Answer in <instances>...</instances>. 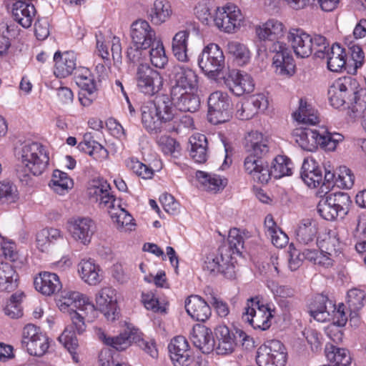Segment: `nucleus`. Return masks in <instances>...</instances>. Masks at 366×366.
Masks as SVG:
<instances>
[{
    "label": "nucleus",
    "mask_w": 366,
    "mask_h": 366,
    "mask_svg": "<svg viewBox=\"0 0 366 366\" xmlns=\"http://www.w3.org/2000/svg\"><path fill=\"white\" fill-rule=\"evenodd\" d=\"M143 127L152 134L164 131L179 132L190 129L194 121L190 115L178 113L168 95H157L152 101L143 104L140 108Z\"/></svg>",
    "instance_id": "1"
},
{
    "label": "nucleus",
    "mask_w": 366,
    "mask_h": 366,
    "mask_svg": "<svg viewBox=\"0 0 366 366\" xmlns=\"http://www.w3.org/2000/svg\"><path fill=\"white\" fill-rule=\"evenodd\" d=\"M258 50L272 53V66L275 71L282 76H292L295 64L286 44L280 41L284 36L285 27L282 22L272 19L255 28Z\"/></svg>",
    "instance_id": "2"
},
{
    "label": "nucleus",
    "mask_w": 366,
    "mask_h": 366,
    "mask_svg": "<svg viewBox=\"0 0 366 366\" xmlns=\"http://www.w3.org/2000/svg\"><path fill=\"white\" fill-rule=\"evenodd\" d=\"M17 162L14 167L17 178L27 184L30 175H41L47 168L49 157L44 147L39 142L25 143L17 153Z\"/></svg>",
    "instance_id": "3"
},
{
    "label": "nucleus",
    "mask_w": 366,
    "mask_h": 366,
    "mask_svg": "<svg viewBox=\"0 0 366 366\" xmlns=\"http://www.w3.org/2000/svg\"><path fill=\"white\" fill-rule=\"evenodd\" d=\"M255 162L253 157L245 158L244 167L245 172L249 174L254 182L267 184L271 177L280 179L292 174L293 164L290 158L285 155L277 156L269 167L267 162L259 159Z\"/></svg>",
    "instance_id": "4"
},
{
    "label": "nucleus",
    "mask_w": 366,
    "mask_h": 366,
    "mask_svg": "<svg viewBox=\"0 0 366 366\" xmlns=\"http://www.w3.org/2000/svg\"><path fill=\"white\" fill-rule=\"evenodd\" d=\"M288 41L297 57L307 58L312 53L316 58L324 59V49L328 47L329 41L320 34H310L302 29H292L287 35Z\"/></svg>",
    "instance_id": "5"
},
{
    "label": "nucleus",
    "mask_w": 366,
    "mask_h": 366,
    "mask_svg": "<svg viewBox=\"0 0 366 366\" xmlns=\"http://www.w3.org/2000/svg\"><path fill=\"white\" fill-rule=\"evenodd\" d=\"M296 142L304 150L315 151L320 146L327 151H334L337 145L343 141L344 137L339 133H330L324 131L320 133L310 128H298L294 131Z\"/></svg>",
    "instance_id": "6"
},
{
    "label": "nucleus",
    "mask_w": 366,
    "mask_h": 366,
    "mask_svg": "<svg viewBox=\"0 0 366 366\" xmlns=\"http://www.w3.org/2000/svg\"><path fill=\"white\" fill-rule=\"evenodd\" d=\"M207 105V120L214 125L227 122L232 117V101L226 93L220 91L212 93Z\"/></svg>",
    "instance_id": "7"
},
{
    "label": "nucleus",
    "mask_w": 366,
    "mask_h": 366,
    "mask_svg": "<svg viewBox=\"0 0 366 366\" xmlns=\"http://www.w3.org/2000/svg\"><path fill=\"white\" fill-rule=\"evenodd\" d=\"M242 318L248 322L254 329L264 331L270 327L273 315L270 309L264 305L260 304L258 297H256L247 300Z\"/></svg>",
    "instance_id": "8"
},
{
    "label": "nucleus",
    "mask_w": 366,
    "mask_h": 366,
    "mask_svg": "<svg viewBox=\"0 0 366 366\" xmlns=\"http://www.w3.org/2000/svg\"><path fill=\"white\" fill-rule=\"evenodd\" d=\"M198 65L209 77L214 79L224 68V56L222 50L216 44L205 46L198 58Z\"/></svg>",
    "instance_id": "9"
},
{
    "label": "nucleus",
    "mask_w": 366,
    "mask_h": 366,
    "mask_svg": "<svg viewBox=\"0 0 366 366\" xmlns=\"http://www.w3.org/2000/svg\"><path fill=\"white\" fill-rule=\"evenodd\" d=\"M215 343L214 350L218 355H227L232 353L239 343L244 345L250 340L248 336L242 330H236V332L230 331L226 325H219L214 330Z\"/></svg>",
    "instance_id": "10"
},
{
    "label": "nucleus",
    "mask_w": 366,
    "mask_h": 366,
    "mask_svg": "<svg viewBox=\"0 0 366 366\" xmlns=\"http://www.w3.org/2000/svg\"><path fill=\"white\" fill-rule=\"evenodd\" d=\"M359 87L357 81L350 76H345L336 79L328 89V99L332 107L339 109L348 102L347 97Z\"/></svg>",
    "instance_id": "11"
},
{
    "label": "nucleus",
    "mask_w": 366,
    "mask_h": 366,
    "mask_svg": "<svg viewBox=\"0 0 366 366\" xmlns=\"http://www.w3.org/2000/svg\"><path fill=\"white\" fill-rule=\"evenodd\" d=\"M61 297L63 302L59 306L61 310L73 307L83 314L86 322H93L97 318L98 308L89 302V299L83 294L76 291H64Z\"/></svg>",
    "instance_id": "12"
},
{
    "label": "nucleus",
    "mask_w": 366,
    "mask_h": 366,
    "mask_svg": "<svg viewBox=\"0 0 366 366\" xmlns=\"http://www.w3.org/2000/svg\"><path fill=\"white\" fill-rule=\"evenodd\" d=\"M137 84L141 92L154 95L163 86V78L160 73L147 64H140L136 74Z\"/></svg>",
    "instance_id": "13"
},
{
    "label": "nucleus",
    "mask_w": 366,
    "mask_h": 366,
    "mask_svg": "<svg viewBox=\"0 0 366 366\" xmlns=\"http://www.w3.org/2000/svg\"><path fill=\"white\" fill-rule=\"evenodd\" d=\"M204 270L210 274L220 273L227 279L235 277L234 264L232 258L224 255L220 247L217 251L211 252L205 257L203 265Z\"/></svg>",
    "instance_id": "14"
},
{
    "label": "nucleus",
    "mask_w": 366,
    "mask_h": 366,
    "mask_svg": "<svg viewBox=\"0 0 366 366\" xmlns=\"http://www.w3.org/2000/svg\"><path fill=\"white\" fill-rule=\"evenodd\" d=\"M169 76L170 93L194 91L197 87V75L189 67L177 64L173 66Z\"/></svg>",
    "instance_id": "15"
},
{
    "label": "nucleus",
    "mask_w": 366,
    "mask_h": 366,
    "mask_svg": "<svg viewBox=\"0 0 366 366\" xmlns=\"http://www.w3.org/2000/svg\"><path fill=\"white\" fill-rule=\"evenodd\" d=\"M74 80L80 89L79 100L84 107H89L96 99L97 87L95 80L89 69L79 67L74 73Z\"/></svg>",
    "instance_id": "16"
},
{
    "label": "nucleus",
    "mask_w": 366,
    "mask_h": 366,
    "mask_svg": "<svg viewBox=\"0 0 366 366\" xmlns=\"http://www.w3.org/2000/svg\"><path fill=\"white\" fill-rule=\"evenodd\" d=\"M241 12L234 5L217 7L213 16L214 25L225 33H234L240 27Z\"/></svg>",
    "instance_id": "17"
},
{
    "label": "nucleus",
    "mask_w": 366,
    "mask_h": 366,
    "mask_svg": "<svg viewBox=\"0 0 366 366\" xmlns=\"http://www.w3.org/2000/svg\"><path fill=\"white\" fill-rule=\"evenodd\" d=\"M223 79L226 86L236 96L249 94L254 91L253 79L244 71L237 69L229 70Z\"/></svg>",
    "instance_id": "18"
},
{
    "label": "nucleus",
    "mask_w": 366,
    "mask_h": 366,
    "mask_svg": "<svg viewBox=\"0 0 366 366\" xmlns=\"http://www.w3.org/2000/svg\"><path fill=\"white\" fill-rule=\"evenodd\" d=\"M98 310L108 321L114 322L119 318V311L115 290L111 287L102 288L96 296Z\"/></svg>",
    "instance_id": "19"
},
{
    "label": "nucleus",
    "mask_w": 366,
    "mask_h": 366,
    "mask_svg": "<svg viewBox=\"0 0 366 366\" xmlns=\"http://www.w3.org/2000/svg\"><path fill=\"white\" fill-rule=\"evenodd\" d=\"M68 229L75 240L86 245L90 243L96 231V225L88 217L73 218L68 222Z\"/></svg>",
    "instance_id": "20"
},
{
    "label": "nucleus",
    "mask_w": 366,
    "mask_h": 366,
    "mask_svg": "<svg viewBox=\"0 0 366 366\" xmlns=\"http://www.w3.org/2000/svg\"><path fill=\"white\" fill-rule=\"evenodd\" d=\"M130 36L132 44L150 48L155 43L156 32L146 20L138 19L131 25Z\"/></svg>",
    "instance_id": "21"
},
{
    "label": "nucleus",
    "mask_w": 366,
    "mask_h": 366,
    "mask_svg": "<svg viewBox=\"0 0 366 366\" xmlns=\"http://www.w3.org/2000/svg\"><path fill=\"white\" fill-rule=\"evenodd\" d=\"M111 187L104 179H93L88 188V195L91 199L99 202L101 207L114 209L117 199L110 192Z\"/></svg>",
    "instance_id": "22"
},
{
    "label": "nucleus",
    "mask_w": 366,
    "mask_h": 366,
    "mask_svg": "<svg viewBox=\"0 0 366 366\" xmlns=\"http://www.w3.org/2000/svg\"><path fill=\"white\" fill-rule=\"evenodd\" d=\"M189 345L183 336L174 337L168 345L170 357L174 366H187L192 362Z\"/></svg>",
    "instance_id": "23"
},
{
    "label": "nucleus",
    "mask_w": 366,
    "mask_h": 366,
    "mask_svg": "<svg viewBox=\"0 0 366 366\" xmlns=\"http://www.w3.org/2000/svg\"><path fill=\"white\" fill-rule=\"evenodd\" d=\"M193 345L204 354H209L216 345L212 330L204 325H196L190 333Z\"/></svg>",
    "instance_id": "24"
},
{
    "label": "nucleus",
    "mask_w": 366,
    "mask_h": 366,
    "mask_svg": "<svg viewBox=\"0 0 366 366\" xmlns=\"http://www.w3.org/2000/svg\"><path fill=\"white\" fill-rule=\"evenodd\" d=\"M172 106L182 112H195L200 107V99L194 91L170 93L169 97Z\"/></svg>",
    "instance_id": "25"
},
{
    "label": "nucleus",
    "mask_w": 366,
    "mask_h": 366,
    "mask_svg": "<svg viewBox=\"0 0 366 366\" xmlns=\"http://www.w3.org/2000/svg\"><path fill=\"white\" fill-rule=\"evenodd\" d=\"M31 1L18 0L12 4V17L24 28H29L31 26L36 14V9Z\"/></svg>",
    "instance_id": "26"
},
{
    "label": "nucleus",
    "mask_w": 366,
    "mask_h": 366,
    "mask_svg": "<svg viewBox=\"0 0 366 366\" xmlns=\"http://www.w3.org/2000/svg\"><path fill=\"white\" fill-rule=\"evenodd\" d=\"M208 302L199 295H191L185 300V309L194 320L204 322L211 315V307Z\"/></svg>",
    "instance_id": "27"
},
{
    "label": "nucleus",
    "mask_w": 366,
    "mask_h": 366,
    "mask_svg": "<svg viewBox=\"0 0 366 366\" xmlns=\"http://www.w3.org/2000/svg\"><path fill=\"white\" fill-rule=\"evenodd\" d=\"M35 289L41 294L50 296L61 289L59 277L55 273L41 272L34 280Z\"/></svg>",
    "instance_id": "28"
},
{
    "label": "nucleus",
    "mask_w": 366,
    "mask_h": 366,
    "mask_svg": "<svg viewBox=\"0 0 366 366\" xmlns=\"http://www.w3.org/2000/svg\"><path fill=\"white\" fill-rule=\"evenodd\" d=\"M334 307L332 301L322 295H317L309 305V313L311 317L318 322H325L330 320V311Z\"/></svg>",
    "instance_id": "29"
},
{
    "label": "nucleus",
    "mask_w": 366,
    "mask_h": 366,
    "mask_svg": "<svg viewBox=\"0 0 366 366\" xmlns=\"http://www.w3.org/2000/svg\"><path fill=\"white\" fill-rule=\"evenodd\" d=\"M55 67L54 74L56 77L65 78L76 69V56L73 51L61 54L57 51L54 55Z\"/></svg>",
    "instance_id": "30"
},
{
    "label": "nucleus",
    "mask_w": 366,
    "mask_h": 366,
    "mask_svg": "<svg viewBox=\"0 0 366 366\" xmlns=\"http://www.w3.org/2000/svg\"><path fill=\"white\" fill-rule=\"evenodd\" d=\"M244 238L241 231L237 228L230 229L227 243L221 245L220 251L224 255H229L234 259L233 255L242 256L244 251Z\"/></svg>",
    "instance_id": "31"
},
{
    "label": "nucleus",
    "mask_w": 366,
    "mask_h": 366,
    "mask_svg": "<svg viewBox=\"0 0 366 366\" xmlns=\"http://www.w3.org/2000/svg\"><path fill=\"white\" fill-rule=\"evenodd\" d=\"M324 53L325 58L327 59V68L331 71L339 72L345 67L347 54L339 44L335 43L330 48L329 44Z\"/></svg>",
    "instance_id": "32"
},
{
    "label": "nucleus",
    "mask_w": 366,
    "mask_h": 366,
    "mask_svg": "<svg viewBox=\"0 0 366 366\" xmlns=\"http://www.w3.org/2000/svg\"><path fill=\"white\" fill-rule=\"evenodd\" d=\"M347 97V107L350 115L353 118H366V91L363 89H356L355 92Z\"/></svg>",
    "instance_id": "33"
},
{
    "label": "nucleus",
    "mask_w": 366,
    "mask_h": 366,
    "mask_svg": "<svg viewBox=\"0 0 366 366\" xmlns=\"http://www.w3.org/2000/svg\"><path fill=\"white\" fill-rule=\"evenodd\" d=\"M81 279L89 285H97L102 280L100 267L92 259L81 260L78 266Z\"/></svg>",
    "instance_id": "34"
},
{
    "label": "nucleus",
    "mask_w": 366,
    "mask_h": 366,
    "mask_svg": "<svg viewBox=\"0 0 366 366\" xmlns=\"http://www.w3.org/2000/svg\"><path fill=\"white\" fill-rule=\"evenodd\" d=\"M170 4L166 0H155L149 10L148 17L152 24L160 25L164 23L172 14Z\"/></svg>",
    "instance_id": "35"
},
{
    "label": "nucleus",
    "mask_w": 366,
    "mask_h": 366,
    "mask_svg": "<svg viewBox=\"0 0 366 366\" xmlns=\"http://www.w3.org/2000/svg\"><path fill=\"white\" fill-rule=\"evenodd\" d=\"M325 352L327 360L331 363L329 366H349L351 364V356L345 348L327 345Z\"/></svg>",
    "instance_id": "36"
},
{
    "label": "nucleus",
    "mask_w": 366,
    "mask_h": 366,
    "mask_svg": "<svg viewBox=\"0 0 366 366\" xmlns=\"http://www.w3.org/2000/svg\"><path fill=\"white\" fill-rule=\"evenodd\" d=\"M190 156L197 163H204L207 159V140L204 134H197L189 139Z\"/></svg>",
    "instance_id": "37"
},
{
    "label": "nucleus",
    "mask_w": 366,
    "mask_h": 366,
    "mask_svg": "<svg viewBox=\"0 0 366 366\" xmlns=\"http://www.w3.org/2000/svg\"><path fill=\"white\" fill-rule=\"evenodd\" d=\"M18 274L9 263L0 264V290L12 291L18 287Z\"/></svg>",
    "instance_id": "38"
},
{
    "label": "nucleus",
    "mask_w": 366,
    "mask_h": 366,
    "mask_svg": "<svg viewBox=\"0 0 366 366\" xmlns=\"http://www.w3.org/2000/svg\"><path fill=\"white\" fill-rule=\"evenodd\" d=\"M189 36V31L187 30H182L178 31L172 39V52L174 56L179 61L182 62L188 61L187 51Z\"/></svg>",
    "instance_id": "39"
},
{
    "label": "nucleus",
    "mask_w": 366,
    "mask_h": 366,
    "mask_svg": "<svg viewBox=\"0 0 366 366\" xmlns=\"http://www.w3.org/2000/svg\"><path fill=\"white\" fill-rule=\"evenodd\" d=\"M196 177L205 189L212 192H217L223 189L227 184V179L213 174H208L202 171H197Z\"/></svg>",
    "instance_id": "40"
},
{
    "label": "nucleus",
    "mask_w": 366,
    "mask_h": 366,
    "mask_svg": "<svg viewBox=\"0 0 366 366\" xmlns=\"http://www.w3.org/2000/svg\"><path fill=\"white\" fill-rule=\"evenodd\" d=\"M21 345L24 347L26 348L29 355L41 357L49 348V337L45 334H39L35 338L28 342L21 340Z\"/></svg>",
    "instance_id": "41"
},
{
    "label": "nucleus",
    "mask_w": 366,
    "mask_h": 366,
    "mask_svg": "<svg viewBox=\"0 0 366 366\" xmlns=\"http://www.w3.org/2000/svg\"><path fill=\"white\" fill-rule=\"evenodd\" d=\"M120 200L116 202L114 209H111L109 211L110 217L118 227L121 228L127 227L128 230H132V227L135 225L133 222L134 219L132 216L120 205Z\"/></svg>",
    "instance_id": "42"
},
{
    "label": "nucleus",
    "mask_w": 366,
    "mask_h": 366,
    "mask_svg": "<svg viewBox=\"0 0 366 366\" xmlns=\"http://www.w3.org/2000/svg\"><path fill=\"white\" fill-rule=\"evenodd\" d=\"M336 244L339 245V242L335 237L332 238L330 237L328 239H325L321 247L325 248L326 251L322 250L321 252H320L315 264L325 267L332 266V260L330 257L332 255L333 252H337Z\"/></svg>",
    "instance_id": "43"
},
{
    "label": "nucleus",
    "mask_w": 366,
    "mask_h": 366,
    "mask_svg": "<svg viewBox=\"0 0 366 366\" xmlns=\"http://www.w3.org/2000/svg\"><path fill=\"white\" fill-rule=\"evenodd\" d=\"M316 234V225L310 219L303 220L296 230L297 239L303 244H308L310 242H313Z\"/></svg>",
    "instance_id": "44"
},
{
    "label": "nucleus",
    "mask_w": 366,
    "mask_h": 366,
    "mask_svg": "<svg viewBox=\"0 0 366 366\" xmlns=\"http://www.w3.org/2000/svg\"><path fill=\"white\" fill-rule=\"evenodd\" d=\"M59 239H62L61 232L56 228L44 229L36 234V244L38 248L45 251L50 244H52Z\"/></svg>",
    "instance_id": "45"
},
{
    "label": "nucleus",
    "mask_w": 366,
    "mask_h": 366,
    "mask_svg": "<svg viewBox=\"0 0 366 366\" xmlns=\"http://www.w3.org/2000/svg\"><path fill=\"white\" fill-rule=\"evenodd\" d=\"M73 185V181L69 177L68 174L59 169L54 171L52 178L49 182V187L56 193L63 194L71 188Z\"/></svg>",
    "instance_id": "46"
},
{
    "label": "nucleus",
    "mask_w": 366,
    "mask_h": 366,
    "mask_svg": "<svg viewBox=\"0 0 366 366\" xmlns=\"http://www.w3.org/2000/svg\"><path fill=\"white\" fill-rule=\"evenodd\" d=\"M366 294L363 290L353 288L347 292V300L349 309L350 310L351 318L357 315V312L364 306V300ZM352 320V319H350Z\"/></svg>",
    "instance_id": "47"
},
{
    "label": "nucleus",
    "mask_w": 366,
    "mask_h": 366,
    "mask_svg": "<svg viewBox=\"0 0 366 366\" xmlns=\"http://www.w3.org/2000/svg\"><path fill=\"white\" fill-rule=\"evenodd\" d=\"M295 119L303 124L314 125L318 122V117L313 113L310 105L302 99L300 100V106L297 111L293 113Z\"/></svg>",
    "instance_id": "48"
},
{
    "label": "nucleus",
    "mask_w": 366,
    "mask_h": 366,
    "mask_svg": "<svg viewBox=\"0 0 366 366\" xmlns=\"http://www.w3.org/2000/svg\"><path fill=\"white\" fill-rule=\"evenodd\" d=\"M99 338L105 345L111 346L119 351L126 350L132 343L131 336L127 332L122 333L116 337H107L106 334L102 332L99 335Z\"/></svg>",
    "instance_id": "49"
},
{
    "label": "nucleus",
    "mask_w": 366,
    "mask_h": 366,
    "mask_svg": "<svg viewBox=\"0 0 366 366\" xmlns=\"http://www.w3.org/2000/svg\"><path fill=\"white\" fill-rule=\"evenodd\" d=\"M151 47L152 49L149 51L151 63L157 68H164L168 63V58L162 42L161 41H155Z\"/></svg>",
    "instance_id": "50"
},
{
    "label": "nucleus",
    "mask_w": 366,
    "mask_h": 366,
    "mask_svg": "<svg viewBox=\"0 0 366 366\" xmlns=\"http://www.w3.org/2000/svg\"><path fill=\"white\" fill-rule=\"evenodd\" d=\"M256 361L259 366H285L287 362L285 355L267 354L266 352L257 351Z\"/></svg>",
    "instance_id": "51"
},
{
    "label": "nucleus",
    "mask_w": 366,
    "mask_h": 366,
    "mask_svg": "<svg viewBox=\"0 0 366 366\" xmlns=\"http://www.w3.org/2000/svg\"><path fill=\"white\" fill-rule=\"evenodd\" d=\"M73 307L66 308L64 312H67L69 314L71 320V325L66 327L74 335L76 333L81 335L86 330V320L83 314L74 309Z\"/></svg>",
    "instance_id": "52"
},
{
    "label": "nucleus",
    "mask_w": 366,
    "mask_h": 366,
    "mask_svg": "<svg viewBox=\"0 0 366 366\" xmlns=\"http://www.w3.org/2000/svg\"><path fill=\"white\" fill-rule=\"evenodd\" d=\"M24 296L23 292H16L13 294L9 300L7 302L6 305L4 308L6 315L11 318H19L22 316V309L21 302Z\"/></svg>",
    "instance_id": "53"
},
{
    "label": "nucleus",
    "mask_w": 366,
    "mask_h": 366,
    "mask_svg": "<svg viewBox=\"0 0 366 366\" xmlns=\"http://www.w3.org/2000/svg\"><path fill=\"white\" fill-rule=\"evenodd\" d=\"M227 51L232 54L239 65L245 64L249 59V51L246 46L237 41H229L227 44Z\"/></svg>",
    "instance_id": "54"
},
{
    "label": "nucleus",
    "mask_w": 366,
    "mask_h": 366,
    "mask_svg": "<svg viewBox=\"0 0 366 366\" xmlns=\"http://www.w3.org/2000/svg\"><path fill=\"white\" fill-rule=\"evenodd\" d=\"M244 147L249 153L246 158L253 157L257 162V160L264 159V157L269 152L268 139L264 137L262 141L254 142Z\"/></svg>",
    "instance_id": "55"
},
{
    "label": "nucleus",
    "mask_w": 366,
    "mask_h": 366,
    "mask_svg": "<svg viewBox=\"0 0 366 366\" xmlns=\"http://www.w3.org/2000/svg\"><path fill=\"white\" fill-rule=\"evenodd\" d=\"M325 196L331 202H334L333 204H337L340 207V214L346 215L348 213L352 201L347 193L339 192L327 194Z\"/></svg>",
    "instance_id": "56"
},
{
    "label": "nucleus",
    "mask_w": 366,
    "mask_h": 366,
    "mask_svg": "<svg viewBox=\"0 0 366 366\" xmlns=\"http://www.w3.org/2000/svg\"><path fill=\"white\" fill-rule=\"evenodd\" d=\"M18 190L9 181L0 182V201L1 202H15L18 199Z\"/></svg>",
    "instance_id": "57"
},
{
    "label": "nucleus",
    "mask_w": 366,
    "mask_h": 366,
    "mask_svg": "<svg viewBox=\"0 0 366 366\" xmlns=\"http://www.w3.org/2000/svg\"><path fill=\"white\" fill-rule=\"evenodd\" d=\"M149 48H143L142 46H139L138 45H134L132 44L127 50V61L129 64H132L133 66L136 64L140 65V64H143L142 61L146 58L147 55V50Z\"/></svg>",
    "instance_id": "58"
},
{
    "label": "nucleus",
    "mask_w": 366,
    "mask_h": 366,
    "mask_svg": "<svg viewBox=\"0 0 366 366\" xmlns=\"http://www.w3.org/2000/svg\"><path fill=\"white\" fill-rule=\"evenodd\" d=\"M355 182V175L352 170L346 166H340L338 169V176L335 184L343 189H350Z\"/></svg>",
    "instance_id": "59"
},
{
    "label": "nucleus",
    "mask_w": 366,
    "mask_h": 366,
    "mask_svg": "<svg viewBox=\"0 0 366 366\" xmlns=\"http://www.w3.org/2000/svg\"><path fill=\"white\" fill-rule=\"evenodd\" d=\"M317 211L321 217L327 221H333L340 217L335 215L336 210L334 209L330 200L326 196L319 202Z\"/></svg>",
    "instance_id": "60"
},
{
    "label": "nucleus",
    "mask_w": 366,
    "mask_h": 366,
    "mask_svg": "<svg viewBox=\"0 0 366 366\" xmlns=\"http://www.w3.org/2000/svg\"><path fill=\"white\" fill-rule=\"evenodd\" d=\"M257 351L262 352L267 351V353L269 355V353H272L276 355L277 353L287 357L286 348L278 340H267L264 345L258 348Z\"/></svg>",
    "instance_id": "61"
},
{
    "label": "nucleus",
    "mask_w": 366,
    "mask_h": 366,
    "mask_svg": "<svg viewBox=\"0 0 366 366\" xmlns=\"http://www.w3.org/2000/svg\"><path fill=\"white\" fill-rule=\"evenodd\" d=\"M127 165L134 173L143 179H151L154 174V171L150 167L137 159H132Z\"/></svg>",
    "instance_id": "62"
},
{
    "label": "nucleus",
    "mask_w": 366,
    "mask_h": 366,
    "mask_svg": "<svg viewBox=\"0 0 366 366\" xmlns=\"http://www.w3.org/2000/svg\"><path fill=\"white\" fill-rule=\"evenodd\" d=\"M256 114L257 113L248 99L237 104L236 115L242 120L252 119Z\"/></svg>",
    "instance_id": "63"
},
{
    "label": "nucleus",
    "mask_w": 366,
    "mask_h": 366,
    "mask_svg": "<svg viewBox=\"0 0 366 366\" xmlns=\"http://www.w3.org/2000/svg\"><path fill=\"white\" fill-rule=\"evenodd\" d=\"M60 342H63L65 348L72 355L78 347V341L74 333L69 328H65L59 337Z\"/></svg>",
    "instance_id": "64"
}]
</instances>
